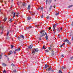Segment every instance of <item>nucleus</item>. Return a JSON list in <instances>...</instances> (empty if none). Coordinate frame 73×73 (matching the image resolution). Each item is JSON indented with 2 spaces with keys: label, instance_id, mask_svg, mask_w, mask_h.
Segmentation results:
<instances>
[{
  "label": "nucleus",
  "instance_id": "1",
  "mask_svg": "<svg viewBox=\"0 0 73 73\" xmlns=\"http://www.w3.org/2000/svg\"><path fill=\"white\" fill-rule=\"evenodd\" d=\"M38 48H34L33 50L32 53L33 54H36L37 52H38Z\"/></svg>",
  "mask_w": 73,
  "mask_h": 73
},
{
  "label": "nucleus",
  "instance_id": "2",
  "mask_svg": "<svg viewBox=\"0 0 73 73\" xmlns=\"http://www.w3.org/2000/svg\"><path fill=\"white\" fill-rule=\"evenodd\" d=\"M56 26H57L56 24L54 25H53V27L54 28V29H53L54 33H56V29H55V27H56Z\"/></svg>",
  "mask_w": 73,
  "mask_h": 73
},
{
  "label": "nucleus",
  "instance_id": "3",
  "mask_svg": "<svg viewBox=\"0 0 73 73\" xmlns=\"http://www.w3.org/2000/svg\"><path fill=\"white\" fill-rule=\"evenodd\" d=\"M51 52H52L51 53V56L52 57V56H53L54 55V51L53 50L52 51L51 50Z\"/></svg>",
  "mask_w": 73,
  "mask_h": 73
},
{
  "label": "nucleus",
  "instance_id": "4",
  "mask_svg": "<svg viewBox=\"0 0 73 73\" xmlns=\"http://www.w3.org/2000/svg\"><path fill=\"white\" fill-rule=\"evenodd\" d=\"M32 46H33V45L32 44L29 46L28 47V49H32Z\"/></svg>",
  "mask_w": 73,
  "mask_h": 73
},
{
  "label": "nucleus",
  "instance_id": "5",
  "mask_svg": "<svg viewBox=\"0 0 73 73\" xmlns=\"http://www.w3.org/2000/svg\"><path fill=\"white\" fill-rule=\"evenodd\" d=\"M45 36V34H44V33H42L41 34L40 36V37H43V36Z\"/></svg>",
  "mask_w": 73,
  "mask_h": 73
},
{
  "label": "nucleus",
  "instance_id": "6",
  "mask_svg": "<svg viewBox=\"0 0 73 73\" xmlns=\"http://www.w3.org/2000/svg\"><path fill=\"white\" fill-rule=\"evenodd\" d=\"M13 53V52L12 51H10L9 52V53L8 54L9 55H10V54H12Z\"/></svg>",
  "mask_w": 73,
  "mask_h": 73
},
{
  "label": "nucleus",
  "instance_id": "7",
  "mask_svg": "<svg viewBox=\"0 0 73 73\" xmlns=\"http://www.w3.org/2000/svg\"><path fill=\"white\" fill-rule=\"evenodd\" d=\"M2 65L3 66H7V64H6L5 63H2Z\"/></svg>",
  "mask_w": 73,
  "mask_h": 73
},
{
  "label": "nucleus",
  "instance_id": "8",
  "mask_svg": "<svg viewBox=\"0 0 73 73\" xmlns=\"http://www.w3.org/2000/svg\"><path fill=\"white\" fill-rule=\"evenodd\" d=\"M21 4V2H18L17 3V4H18V5H20Z\"/></svg>",
  "mask_w": 73,
  "mask_h": 73
},
{
  "label": "nucleus",
  "instance_id": "9",
  "mask_svg": "<svg viewBox=\"0 0 73 73\" xmlns=\"http://www.w3.org/2000/svg\"><path fill=\"white\" fill-rule=\"evenodd\" d=\"M51 69H52V67L50 66V67L48 68V71H50Z\"/></svg>",
  "mask_w": 73,
  "mask_h": 73
},
{
  "label": "nucleus",
  "instance_id": "10",
  "mask_svg": "<svg viewBox=\"0 0 73 73\" xmlns=\"http://www.w3.org/2000/svg\"><path fill=\"white\" fill-rule=\"evenodd\" d=\"M0 29L2 30L4 29L3 26H0Z\"/></svg>",
  "mask_w": 73,
  "mask_h": 73
},
{
  "label": "nucleus",
  "instance_id": "11",
  "mask_svg": "<svg viewBox=\"0 0 73 73\" xmlns=\"http://www.w3.org/2000/svg\"><path fill=\"white\" fill-rule=\"evenodd\" d=\"M49 66H48V64H46L45 65V68H47L48 67H49Z\"/></svg>",
  "mask_w": 73,
  "mask_h": 73
},
{
  "label": "nucleus",
  "instance_id": "12",
  "mask_svg": "<svg viewBox=\"0 0 73 73\" xmlns=\"http://www.w3.org/2000/svg\"><path fill=\"white\" fill-rule=\"evenodd\" d=\"M20 37L23 38V39H24V36L23 35H21L20 36Z\"/></svg>",
  "mask_w": 73,
  "mask_h": 73
},
{
  "label": "nucleus",
  "instance_id": "13",
  "mask_svg": "<svg viewBox=\"0 0 73 73\" xmlns=\"http://www.w3.org/2000/svg\"><path fill=\"white\" fill-rule=\"evenodd\" d=\"M30 8H31V5H29L28 8V9L29 10Z\"/></svg>",
  "mask_w": 73,
  "mask_h": 73
},
{
  "label": "nucleus",
  "instance_id": "14",
  "mask_svg": "<svg viewBox=\"0 0 73 73\" xmlns=\"http://www.w3.org/2000/svg\"><path fill=\"white\" fill-rule=\"evenodd\" d=\"M73 6V5H70L68 7V8H70L71 7H72Z\"/></svg>",
  "mask_w": 73,
  "mask_h": 73
},
{
  "label": "nucleus",
  "instance_id": "15",
  "mask_svg": "<svg viewBox=\"0 0 73 73\" xmlns=\"http://www.w3.org/2000/svg\"><path fill=\"white\" fill-rule=\"evenodd\" d=\"M20 13H18L16 15V16H17V17H19V15Z\"/></svg>",
  "mask_w": 73,
  "mask_h": 73
},
{
  "label": "nucleus",
  "instance_id": "16",
  "mask_svg": "<svg viewBox=\"0 0 73 73\" xmlns=\"http://www.w3.org/2000/svg\"><path fill=\"white\" fill-rule=\"evenodd\" d=\"M7 18H5L3 19V21L5 22L6 21V20H7Z\"/></svg>",
  "mask_w": 73,
  "mask_h": 73
},
{
  "label": "nucleus",
  "instance_id": "17",
  "mask_svg": "<svg viewBox=\"0 0 73 73\" xmlns=\"http://www.w3.org/2000/svg\"><path fill=\"white\" fill-rule=\"evenodd\" d=\"M45 38L46 40H47L48 39V35H46L45 37Z\"/></svg>",
  "mask_w": 73,
  "mask_h": 73
},
{
  "label": "nucleus",
  "instance_id": "18",
  "mask_svg": "<svg viewBox=\"0 0 73 73\" xmlns=\"http://www.w3.org/2000/svg\"><path fill=\"white\" fill-rule=\"evenodd\" d=\"M23 6H25L26 5V3H23L22 4Z\"/></svg>",
  "mask_w": 73,
  "mask_h": 73
},
{
  "label": "nucleus",
  "instance_id": "19",
  "mask_svg": "<svg viewBox=\"0 0 73 73\" xmlns=\"http://www.w3.org/2000/svg\"><path fill=\"white\" fill-rule=\"evenodd\" d=\"M49 50H51L52 51H53V50L52 48L51 47H49Z\"/></svg>",
  "mask_w": 73,
  "mask_h": 73
},
{
  "label": "nucleus",
  "instance_id": "20",
  "mask_svg": "<svg viewBox=\"0 0 73 73\" xmlns=\"http://www.w3.org/2000/svg\"><path fill=\"white\" fill-rule=\"evenodd\" d=\"M27 19L28 20H30V19H31V17H29L27 18Z\"/></svg>",
  "mask_w": 73,
  "mask_h": 73
},
{
  "label": "nucleus",
  "instance_id": "21",
  "mask_svg": "<svg viewBox=\"0 0 73 73\" xmlns=\"http://www.w3.org/2000/svg\"><path fill=\"white\" fill-rule=\"evenodd\" d=\"M13 17H15L16 16V13H15L14 14H13Z\"/></svg>",
  "mask_w": 73,
  "mask_h": 73
},
{
  "label": "nucleus",
  "instance_id": "22",
  "mask_svg": "<svg viewBox=\"0 0 73 73\" xmlns=\"http://www.w3.org/2000/svg\"><path fill=\"white\" fill-rule=\"evenodd\" d=\"M65 68H66L64 66H62V69H65Z\"/></svg>",
  "mask_w": 73,
  "mask_h": 73
},
{
  "label": "nucleus",
  "instance_id": "23",
  "mask_svg": "<svg viewBox=\"0 0 73 73\" xmlns=\"http://www.w3.org/2000/svg\"><path fill=\"white\" fill-rule=\"evenodd\" d=\"M52 8V5H51L49 9V11H50V10H51V8Z\"/></svg>",
  "mask_w": 73,
  "mask_h": 73
},
{
  "label": "nucleus",
  "instance_id": "24",
  "mask_svg": "<svg viewBox=\"0 0 73 73\" xmlns=\"http://www.w3.org/2000/svg\"><path fill=\"white\" fill-rule=\"evenodd\" d=\"M65 42H68L69 41V40L66 39V40H65Z\"/></svg>",
  "mask_w": 73,
  "mask_h": 73
},
{
  "label": "nucleus",
  "instance_id": "25",
  "mask_svg": "<svg viewBox=\"0 0 73 73\" xmlns=\"http://www.w3.org/2000/svg\"><path fill=\"white\" fill-rule=\"evenodd\" d=\"M9 21H10V23L12 22V19H10Z\"/></svg>",
  "mask_w": 73,
  "mask_h": 73
},
{
  "label": "nucleus",
  "instance_id": "26",
  "mask_svg": "<svg viewBox=\"0 0 73 73\" xmlns=\"http://www.w3.org/2000/svg\"><path fill=\"white\" fill-rule=\"evenodd\" d=\"M68 44H69V45H70V44H71V43H70V42L69 41H68Z\"/></svg>",
  "mask_w": 73,
  "mask_h": 73
},
{
  "label": "nucleus",
  "instance_id": "27",
  "mask_svg": "<svg viewBox=\"0 0 73 73\" xmlns=\"http://www.w3.org/2000/svg\"><path fill=\"white\" fill-rule=\"evenodd\" d=\"M65 45V43H64L63 44H62V45H61L60 46V47H62V46H63V45Z\"/></svg>",
  "mask_w": 73,
  "mask_h": 73
},
{
  "label": "nucleus",
  "instance_id": "28",
  "mask_svg": "<svg viewBox=\"0 0 73 73\" xmlns=\"http://www.w3.org/2000/svg\"><path fill=\"white\" fill-rule=\"evenodd\" d=\"M40 9V10L42 11V9H43V7H41Z\"/></svg>",
  "mask_w": 73,
  "mask_h": 73
},
{
  "label": "nucleus",
  "instance_id": "29",
  "mask_svg": "<svg viewBox=\"0 0 73 73\" xmlns=\"http://www.w3.org/2000/svg\"><path fill=\"white\" fill-rule=\"evenodd\" d=\"M73 56L71 57V58H70V60H73Z\"/></svg>",
  "mask_w": 73,
  "mask_h": 73
},
{
  "label": "nucleus",
  "instance_id": "30",
  "mask_svg": "<svg viewBox=\"0 0 73 73\" xmlns=\"http://www.w3.org/2000/svg\"><path fill=\"white\" fill-rule=\"evenodd\" d=\"M58 14H59V13H56L55 14V15L56 16H58Z\"/></svg>",
  "mask_w": 73,
  "mask_h": 73
},
{
  "label": "nucleus",
  "instance_id": "31",
  "mask_svg": "<svg viewBox=\"0 0 73 73\" xmlns=\"http://www.w3.org/2000/svg\"><path fill=\"white\" fill-rule=\"evenodd\" d=\"M45 52H49V50H45Z\"/></svg>",
  "mask_w": 73,
  "mask_h": 73
},
{
  "label": "nucleus",
  "instance_id": "32",
  "mask_svg": "<svg viewBox=\"0 0 73 73\" xmlns=\"http://www.w3.org/2000/svg\"><path fill=\"white\" fill-rule=\"evenodd\" d=\"M42 49H45V46L44 45L42 47Z\"/></svg>",
  "mask_w": 73,
  "mask_h": 73
},
{
  "label": "nucleus",
  "instance_id": "33",
  "mask_svg": "<svg viewBox=\"0 0 73 73\" xmlns=\"http://www.w3.org/2000/svg\"><path fill=\"white\" fill-rule=\"evenodd\" d=\"M32 27H28L27 28V29H29V28H32Z\"/></svg>",
  "mask_w": 73,
  "mask_h": 73
},
{
  "label": "nucleus",
  "instance_id": "34",
  "mask_svg": "<svg viewBox=\"0 0 73 73\" xmlns=\"http://www.w3.org/2000/svg\"><path fill=\"white\" fill-rule=\"evenodd\" d=\"M59 73H62V72H61V70H59Z\"/></svg>",
  "mask_w": 73,
  "mask_h": 73
},
{
  "label": "nucleus",
  "instance_id": "35",
  "mask_svg": "<svg viewBox=\"0 0 73 73\" xmlns=\"http://www.w3.org/2000/svg\"><path fill=\"white\" fill-rule=\"evenodd\" d=\"M46 18H47V19H48L49 18V16H47V17H46Z\"/></svg>",
  "mask_w": 73,
  "mask_h": 73
},
{
  "label": "nucleus",
  "instance_id": "36",
  "mask_svg": "<svg viewBox=\"0 0 73 73\" xmlns=\"http://www.w3.org/2000/svg\"><path fill=\"white\" fill-rule=\"evenodd\" d=\"M3 73H6V71H5V70H4L3 71Z\"/></svg>",
  "mask_w": 73,
  "mask_h": 73
},
{
  "label": "nucleus",
  "instance_id": "37",
  "mask_svg": "<svg viewBox=\"0 0 73 73\" xmlns=\"http://www.w3.org/2000/svg\"><path fill=\"white\" fill-rule=\"evenodd\" d=\"M61 57H64V54H62V55L61 56Z\"/></svg>",
  "mask_w": 73,
  "mask_h": 73
},
{
  "label": "nucleus",
  "instance_id": "38",
  "mask_svg": "<svg viewBox=\"0 0 73 73\" xmlns=\"http://www.w3.org/2000/svg\"><path fill=\"white\" fill-rule=\"evenodd\" d=\"M9 31H8V32L7 33V36H8V35H9Z\"/></svg>",
  "mask_w": 73,
  "mask_h": 73
},
{
  "label": "nucleus",
  "instance_id": "39",
  "mask_svg": "<svg viewBox=\"0 0 73 73\" xmlns=\"http://www.w3.org/2000/svg\"><path fill=\"white\" fill-rule=\"evenodd\" d=\"M11 65L12 66H15V65L13 63L11 64Z\"/></svg>",
  "mask_w": 73,
  "mask_h": 73
},
{
  "label": "nucleus",
  "instance_id": "40",
  "mask_svg": "<svg viewBox=\"0 0 73 73\" xmlns=\"http://www.w3.org/2000/svg\"><path fill=\"white\" fill-rule=\"evenodd\" d=\"M13 72H15V73H16V70H13Z\"/></svg>",
  "mask_w": 73,
  "mask_h": 73
},
{
  "label": "nucleus",
  "instance_id": "41",
  "mask_svg": "<svg viewBox=\"0 0 73 73\" xmlns=\"http://www.w3.org/2000/svg\"><path fill=\"white\" fill-rule=\"evenodd\" d=\"M15 51H19V48H18L17 49H16L15 50Z\"/></svg>",
  "mask_w": 73,
  "mask_h": 73
},
{
  "label": "nucleus",
  "instance_id": "42",
  "mask_svg": "<svg viewBox=\"0 0 73 73\" xmlns=\"http://www.w3.org/2000/svg\"><path fill=\"white\" fill-rule=\"evenodd\" d=\"M48 0H46V4H47V3H48Z\"/></svg>",
  "mask_w": 73,
  "mask_h": 73
},
{
  "label": "nucleus",
  "instance_id": "43",
  "mask_svg": "<svg viewBox=\"0 0 73 73\" xmlns=\"http://www.w3.org/2000/svg\"><path fill=\"white\" fill-rule=\"evenodd\" d=\"M42 32H44V31H42L40 32V33H42Z\"/></svg>",
  "mask_w": 73,
  "mask_h": 73
},
{
  "label": "nucleus",
  "instance_id": "44",
  "mask_svg": "<svg viewBox=\"0 0 73 73\" xmlns=\"http://www.w3.org/2000/svg\"><path fill=\"white\" fill-rule=\"evenodd\" d=\"M11 46H12V47H11V49H12V48H13V46L11 45Z\"/></svg>",
  "mask_w": 73,
  "mask_h": 73
},
{
  "label": "nucleus",
  "instance_id": "45",
  "mask_svg": "<svg viewBox=\"0 0 73 73\" xmlns=\"http://www.w3.org/2000/svg\"><path fill=\"white\" fill-rule=\"evenodd\" d=\"M2 57V55H0V59H1V57Z\"/></svg>",
  "mask_w": 73,
  "mask_h": 73
},
{
  "label": "nucleus",
  "instance_id": "46",
  "mask_svg": "<svg viewBox=\"0 0 73 73\" xmlns=\"http://www.w3.org/2000/svg\"><path fill=\"white\" fill-rule=\"evenodd\" d=\"M58 37H59V38H60V35H58Z\"/></svg>",
  "mask_w": 73,
  "mask_h": 73
},
{
  "label": "nucleus",
  "instance_id": "47",
  "mask_svg": "<svg viewBox=\"0 0 73 73\" xmlns=\"http://www.w3.org/2000/svg\"><path fill=\"white\" fill-rule=\"evenodd\" d=\"M13 52H14V54H16V51H13Z\"/></svg>",
  "mask_w": 73,
  "mask_h": 73
},
{
  "label": "nucleus",
  "instance_id": "48",
  "mask_svg": "<svg viewBox=\"0 0 73 73\" xmlns=\"http://www.w3.org/2000/svg\"><path fill=\"white\" fill-rule=\"evenodd\" d=\"M40 26L39 25H36V27L37 28H38V27H39Z\"/></svg>",
  "mask_w": 73,
  "mask_h": 73
},
{
  "label": "nucleus",
  "instance_id": "49",
  "mask_svg": "<svg viewBox=\"0 0 73 73\" xmlns=\"http://www.w3.org/2000/svg\"><path fill=\"white\" fill-rule=\"evenodd\" d=\"M18 39H19V41H20V40L19 39H20V37H19L18 38Z\"/></svg>",
  "mask_w": 73,
  "mask_h": 73
},
{
  "label": "nucleus",
  "instance_id": "50",
  "mask_svg": "<svg viewBox=\"0 0 73 73\" xmlns=\"http://www.w3.org/2000/svg\"><path fill=\"white\" fill-rule=\"evenodd\" d=\"M48 29H49V30H50V29H51V27H49L48 28Z\"/></svg>",
  "mask_w": 73,
  "mask_h": 73
},
{
  "label": "nucleus",
  "instance_id": "51",
  "mask_svg": "<svg viewBox=\"0 0 73 73\" xmlns=\"http://www.w3.org/2000/svg\"><path fill=\"white\" fill-rule=\"evenodd\" d=\"M41 18H43V15H42V16H41Z\"/></svg>",
  "mask_w": 73,
  "mask_h": 73
},
{
  "label": "nucleus",
  "instance_id": "52",
  "mask_svg": "<svg viewBox=\"0 0 73 73\" xmlns=\"http://www.w3.org/2000/svg\"><path fill=\"white\" fill-rule=\"evenodd\" d=\"M20 48H18V50L19 51H20Z\"/></svg>",
  "mask_w": 73,
  "mask_h": 73
},
{
  "label": "nucleus",
  "instance_id": "53",
  "mask_svg": "<svg viewBox=\"0 0 73 73\" xmlns=\"http://www.w3.org/2000/svg\"><path fill=\"white\" fill-rule=\"evenodd\" d=\"M72 40H73V36H72Z\"/></svg>",
  "mask_w": 73,
  "mask_h": 73
},
{
  "label": "nucleus",
  "instance_id": "54",
  "mask_svg": "<svg viewBox=\"0 0 73 73\" xmlns=\"http://www.w3.org/2000/svg\"><path fill=\"white\" fill-rule=\"evenodd\" d=\"M62 27H61L60 28V30H62Z\"/></svg>",
  "mask_w": 73,
  "mask_h": 73
},
{
  "label": "nucleus",
  "instance_id": "55",
  "mask_svg": "<svg viewBox=\"0 0 73 73\" xmlns=\"http://www.w3.org/2000/svg\"><path fill=\"white\" fill-rule=\"evenodd\" d=\"M40 9V7L38 8L37 9V10H38V9Z\"/></svg>",
  "mask_w": 73,
  "mask_h": 73
},
{
  "label": "nucleus",
  "instance_id": "56",
  "mask_svg": "<svg viewBox=\"0 0 73 73\" xmlns=\"http://www.w3.org/2000/svg\"><path fill=\"white\" fill-rule=\"evenodd\" d=\"M30 14H31V15H33V14L32 13H31V12H30Z\"/></svg>",
  "mask_w": 73,
  "mask_h": 73
},
{
  "label": "nucleus",
  "instance_id": "57",
  "mask_svg": "<svg viewBox=\"0 0 73 73\" xmlns=\"http://www.w3.org/2000/svg\"><path fill=\"white\" fill-rule=\"evenodd\" d=\"M51 47H52V45H50V48H51Z\"/></svg>",
  "mask_w": 73,
  "mask_h": 73
},
{
  "label": "nucleus",
  "instance_id": "58",
  "mask_svg": "<svg viewBox=\"0 0 73 73\" xmlns=\"http://www.w3.org/2000/svg\"><path fill=\"white\" fill-rule=\"evenodd\" d=\"M51 72H54V71L53 70H52V71H51Z\"/></svg>",
  "mask_w": 73,
  "mask_h": 73
},
{
  "label": "nucleus",
  "instance_id": "59",
  "mask_svg": "<svg viewBox=\"0 0 73 73\" xmlns=\"http://www.w3.org/2000/svg\"><path fill=\"white\" fill-rule=\"evenodd\" d=\"M72 25H73V21L72 22Z\"/></svg>",
  "mask_w": 73,
  "mask_h": 73
},
{
  "label": "nucleus",
  "instance_id": "60",
  "mask_svg": "<svg viewBox=\"0 0 73 73\" xmlns=\"http://www.w3.org/2000/svg\"><path fill=\"white\" fill-rule=\"evenodd\" d=\"M32 58H35V57H34V56H33Z\"/></svg>",
  "mask_w": 73,
  "mask_h": 73
},
{
  "label": "nucleus",
  "instance_id": "61",
  "mask_svg": "<svg viewBox=\"0 0 73 73\" xmlns=\"http://www.w3.org/2000/svg\"><path fill=\"white\" fill-rule=\"evenodd\" d=\"M56 5H54V8H55V6Z\"/></svg>",
  "mask_w": 73,
  "mask_h": 73
},
{
  "label": "nucleus",
  "instance_id": "62",
  "mask_svg": "<svg viewBox=\"0 0 73 73\" xmlns=\"http://www.w3.org/2000/svg\"><path fill=\"white\" fill-rule=\"evenodd\" d=\"M8 60H9V58H8Z\"/></svg>",
  "mask_w": 73,
  "mask_h": 73
},
{
  "label": "nucleus",
  "instance_id": "63",
  "mask_svg": "<svg viewBox=\"0 0 73 73\" xmlns=\"http://www.w3.org/2000/svg\"><path fill=\"white\" fill-rule=\"evenodd\" d=\"M45 35H46V36H47V34L46 33H45Z\"/></svg>",
  "mask_w": 73,
  "mask_h": 73
},
{
  "label": "nucleus",
  "instance_id": "64",
  "mask_svg": "<svg viewBox=\"0 0 73 73\" xmlns=\"http://www.w3.org/2000/svg\"><path fill=\"white\" fill-rule=\"evenodd\" d=\"M39 40H41V38H40L39 39Z\"/></svg>",
  "mask_w": 73,
  "mask_h": 73
}]
</instances>
